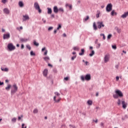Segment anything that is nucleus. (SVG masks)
Returning a JSON list of instances; mask_svg holds the SVG:
<instances>
[{"label":"nucleus","instance_id":"nucleus-1","mask_svg":"<svg viewBox=\"0 0 128 128\" xmlns=\"http://www.w3.org/2000/svg\"><path fill=\"white\" fill-rule=\"evenodd\" d=\"M91 78L92 77L90 76V74H87L85 76H84V75L80 76V80H82V82H84V80H87V82H88L89 80H90Z\"/></svg>","mask_w":128,"mask_h":128},{"label":"nucleus","instance_id":"nucleus-2","mask_svg":"<svg viewBox=\"0 0 128 128\" xmlns=\"http://www.w3.org/2000/svg\"><path fill=\"white\" fill-rule=\"evenodd\" d=\"M12 89L11 90V94L12 96H14L18 92V86H16V84H14L12 86Z\"/></svg>","mask_w":128,"mask_h":128},{"label":"nucleus","instance_id":"nucleus-3","mask_svg":"<svg viewBox=\"0 0 128 128\" xmlns=\"http://www.w3.org/2000/svg\"><path fill=\"white\" fill-rule=\"evenodd\" d=\"M34 8L36 10H38V12L39 14H42V10H40L38 3L37 2H34Z\"/></svg>","mask_w":128,"mask_h":128},{"label":"nucleus","instance_id":"nucleus-4","mask_svg":"<svg viewBox=\"0 0 128 128\" xmlns=\"http://www.w3.org/2000/svg\"><path fill=\"white\" fill-rule=\"evenodd\" d=\"M7 48L10 52H12V50H16V46H14L12 43L8 44L7 46Z\"/></svg>","mask_w":128,"mask_h":128},{"label":"nucleus","instance_id":"nucleus-5","mask_svg":"<svg viewBox=\"0 0 128 128\" xmlns=\"http://www.w3.org/2000/svg\"><path fill=\"white\" fill-rule=\"evenodd\" d=\"M112 10V4H108L106 7V11L108 12H110Z\"/></svg>","mask_w":128,"mask_h":128},{"label":"nucleus","instance_id":"nucleus-6","mask_svg":"<svg viewBox=\"0 0 128 128\" xmlns=\"http://www.w3.org/2000/svg\"><path fill=\"white\" fill-rule=\"evenodd\" d=\"M10 34L8 32L3 34V39L4 40H10Z\"/></svg>","mask_w":128,"mask_h":128},{"label":"nucleus","instance_id":"nucleus-7","mask_svg":"<svg viewBox=\"0 0 128 128\" xmlns=\"http://www.w3.org/2000/svg\"><path fill=\"white\" fill-rule=\"evenodd\" d=\"M98 24V28L99 29L102 28H104V22L101 21V22H97Z\"/></svg>","mask_w":128,"mask_h":128},{"label":"nucleus","instance_id":"nucleus-8","mask_svg":"<svg viewBox=\"0 0 128 128\" xmlns=\"http://www.w3.org/2000/svg\"><path fill=\"white\" fill-rule=\"evenodd\" d=\"M116 94L118 96H120V98H122L124 96V94H122V92L120 90H116L115 91Z\"/></svg>","mask_w":128,"mask_h":128},{"label":"nucleus","instance_id":"nucleus-9","mask_svg":"<svg viewBox=\"0 0 128 128\" xmlns=\"http://www.w3.org/2000/svg\"><path fill=\"white\" fill-rule=\"evenodd\" d=\"M110 60V56L108 54H106L104 58V62H108Z\"/></svg>","mask_w":128,"mask_h":128},{"label":"nucleus","instance_id":"nucleus-10","mask_svg":"<svg viewBox=\"0 0 128 128\" xmlns=\"http://www.w3.org/2000/svg\"><path fill=\"white\" fill-rule=\"evenodd\" d=\"M23 18V22H26V20H30V16L28 14L24 15Z\"/></svg>","mask_w":128,"mask_h":128},{"label":"nucleus","instance_id":"nucleus-11","mask_svg":"<svg viewBox=\"0 0 128 128\" xmlns=\"http://www.w3.org/2000/svg\"><path fill=\"white\" fill-rule=\"evenodd\" d=\"M48 70L46 68L44 69L43 71V76L46 78L48 76Z\"/></svg>","mask_w":128,"mask_h":128},{"label":"nucleus","instance_id":"nucleus-12","mask_svg":"<svg viewBox=\"0 0 128 128\" xmlns=\"http://www.w3.org/2000/svg\"><path fill=\"white\" fill-rule=\"evenodd\" d=\"M122 105L123 108H124V110H126V106H128V104H126V102L124 100H122Z\"/></svg>","mask_w":128,"mask_h":128},{"label":"nucleus","instance_id":"nucleus-13","mask_svg":"<svg viewBox=\"0 0 128 128\" xmlns=\"http://www.w3.org/2000/svg\"><path fill=\"white\" fill-rule=\"evenodd\" d=\"M53 10L54 14H58V6H54L53 8Z\"/></svg>","mask_w":128,"mask_h":128},{"label":"nucleus","instance_id":"nucleus-14","mask_svg":"<svg viewBox=\"0 0 128 128\" xmlns=\"http://www.w3.org/2000/svg\"><path fill=\"white\" fill-rule=\"evenodd\" d=\"M3 12L6 14H10V10L8 8H4L3 10Z\"/></svg>","mask_w":128,"mask_h":128},{"label":"nucleus","instance_id":"nucleus-15","mask_svg":"<svg viewBox=\"0 0 128 128\" xmlns=\"http://www.w3.org/2000/svg\"><path fill=\"white\" fill-rule=\"evenodd\" d=\"M126 16H128V12H124V14L121 16L122 18H126Z\"/></svg>","mask_w":128,"mask_h":128},{"label":"nucleus","instance_id":"nucleus-16","mask_svg":"<svg viewBox=\"0 0 128 128\" xmlns=\"http://www.w3.org/2000/svg\"><path fill=\"white\" fill-rule=\"evenodd\" d=\"M18 4L20 8H24V2H22V1H20Z\"/></svg>","mask_w":128,"mask_h":128},{"label":"nucleus","instance_id":"nucleus-17","mask_svg":"<svg viewBox=\"0 0 128 128\" xmlns=\"http://www.w3.org/2000/svg\"><path fill=\"white\" fill-rule=\"evenodd\" d=\"M46 47H44L42 49V52H44L45 50V52H44V56H46V54H48V50H46Z\"/></svg>","mask_w":128,"mask_h":128},{"label":"nucleus","instance_id":"nucleus-18","mask_svg":"<svg viewBox=\"0 0 128 128\" xmlns=\"http://www.w3.org/2000/svg\"><path fill=\"white\" fill-rule=\"evenodd\" d=\"M56 96H54V102H60V98H59L58 100H56Z\"/></svg>","mask_w":128,"mask_h":128},{"label":"nucleus","instance_id":"nucleus-19","mask_svg":"<svg viewBox=\"0 0 128 128\" xmlns=\"http://www.w3.org/2000/svg\"><path fill=\"white\" fill-rule=\"evenodd\" d=\"M110 14L111 16H116L118 14L116 13V10H112L110 12Z\"/></svg>","mask_w":128,"mask_h":128},{"label":"nucleus","instance_id":"nucleus-20","mask_svg":"<svg viewBox=\"0 0 128 128\" xmlns=\"http://www.w3.org/2000/svg\"><path fill=\"white\" fill-rule=\"evenodd\" d=\"M47 10L48 14H52V8H48Z\"/></svg>","mask_w":128,"mask_h":128},{"label":"nucleus","instance_id":"nucleus-21","mask_svg":"<svg viewBox=\"0 0 128 128\" xmlns=\"http://www.w3.org/2000/svg\"><path fill=\"white\" fill-rule=\"evenodd\" d=\"M44 60L46 62H48V60H50V57L48 56H46L44 58Z\"/></svg>","mask_w":128,"mask_h":128},{"label":"nucleus","instance_id":"nucleus-22","mask_svg":"<svg viewBox=\"0 0 128 128\" xmlns=\"http://www.w3.org/2000/svg\"><path fill=\"white\" fill-rule=\"evenodd\" d=\"M115 30H116L117 32H118V34H120V32H122V30L118 28V26H116L115 28Z\"/></svg>","mask_w":128,"mask_h":128},{"label":"nucleus","instance_id":"nucleus-23","mask_svg":"<svg viewBox=\"0 0 128 128\" xmlns=\"http://www.w3.org/2000/svg\"><path fill=\"white\" fill-rule=\"evenodd\" d=\"M58 12H62V14H64V10L63 8H58Z\"/></svg>","mask_w":128,"mask_h":128},{"label":"nucleus","instance_id":"nucleus-24","mask_svg":"<svg viewBox=\"0 0 128 128\" xmlns=\"http://www.w3.org/2000/svg\"><path fill=\"white\" fill-rule=\"evenodd\" d=\"M93 28H94V30H98V27L96 26V22H94L93 24Z\"/></svg>","mask_w":128,"mask_h":128},{"label":"nucleus","instance_id":"nucleus-25","mask_svg":"<svg viewBox=\"0 0 128 128\" xmlns=\"http://www.w3.org/2000/svg\"><path fill=\"white\" fill-rule=\"evenodd\" d=\"M100 11L98 10H97L96 14V18H100Z\"/></svg>","mask_w":128,"mask_h":128},{"label":"nucleus","instance_id":"nucleus-26","mask_svg":"<svg viewBox=\"0 0 128 128\" xmlns=\"http://www.w3.org/2000/svg\"><path fill=\"white\" fill-rule=\"evenodd\" d=\"M81 53H79V56H84V49H81Z\"/></svg>","mask_w":128,"mask_h":128},{"label":"nucleus","instance_id":"nucleus-27","mask_svg":"<svg viewBox=\"0 0 128 128\" xmlns=\"http://www.w3.org/2000/svg\"><path fill=\"white\" fill-rule=\"evenodd\" d=\"M20 40L22 42H28V39L24 38H20Z\"/></svg>","mask_w":128,"mask_h":128},{"label":"nucleus","instance_id":"nucleus-28","mask_svg":"<svg viewBox=\"0 0 128 128\" xmlns=\"http://www.w3.org/2000/svg\"><path fill=\"white\" fill-rule=\"evenodd\" d=\"M1 70H2V72H8V68H1Z\"/></svg>","mask_w":128,"mask_h":128},{"label":"nucleus","instance_id":"nucleus-29","mask_svg":"<svg viewBox=\"0 0 128 128\" xmlns=\"http://www.w3.org/2000/svg\"><path fill=\"white\" fill-rule=\"evenodd\" d=\"M34 44L36 46H40V44L36 42V40H34Z\"/></svg>","mask_w":128,"mask_h":128},{"label":"nucleus","instance_id":"nucleus-30","mask_svg":"<svg viewBox=\"0 0 128 128\" xmlns=\"http://www.w3.org/2000/svg\"><path fill=\"white\" fill-rule=\"evenodd\" d=\"M10 88H12V86L10 84H8L7 87H6V90H10Z\"/></svg>","mask_w":128,"mask_h":128},{"label":"nucleus","instance_id":"nucleus-31","mask_svg":"<svg viewBox=\"0 0 128 128\" xmlns=\"http://www.w3.org/2000/svg\"><path fill=\"white\" fill-rule=\"evenodd\" d=\"M87 103L88 106H92V100H88Z\"/></svg>","mask_w":128,"mask_h":128},{"label":"nucleus","instance_id":"nucleus-32","mask_svg":"<svg viewBox=\"0 0 128 128\" xmlns=\"http://www.w3.org/2000/svg\"><path fill=\"white\" fill-rule=\"evenodd\" d=\"M73 50H77L78 52V50H80V48H78V46H74L73 48Z\"/></svg>","mask_w":128,"mask_h":128},{"label":"nucleus","instance_id":"nucleus-33","mask_svg":"<svg viewBox=\"0 0 128 128\" xmlns=\"http://www.w3.org/2000/svg\"><path fill=\"white\" fill-rule=\"evenodd\" d=\"M94 54V50H92L91 53L89 54L90 56H92Z\"/></svg>","mask_w":128,"mask_h":128},{"label":"nucleus","instance_id":"nucleus-34","mask_svg":"<svg viewBox=\"0 0 128 128\" xmlns=\"http://www.w3.org/2000/svg\"><path fill=\"white\" fill-rule=\"evenodd\" d=\"M33 112H34V114H38V108H35L33 110Z\"/></svg>","mask_w":128,"mask_h":128},{"label":"nucleus","instance_id":"nucleus-35","mask_svg":"<svg viewBox=\"0 0 128 128\" xmlns=\"http://www.w3.org/2000/svg\"><path fill=\"white\" fill-rule=\"evenodd\" d=\"M113 98H118V94H113Z\"/></svg>","mask_w":128,"mask_h":128},{"label":"nucleus","instance_id":"nucleus-36","mask_svg":"<svg viewBox=\"0 0 128 128\" xmlns=\"http://www.w3.org/2000/svg\"><path fill=\"white\" fill-rule=\"evenodd\" d=\"M89 19H90V16H86V18H84V20L85 22H86V21L88 20Z\"/></svg>","mask_w":128,"mask_h":128},{"label":"nucleus","instance_id":"nucleus-37","mask_svg":"<svg viewBox=\"0 0 128 128\" xmlns=\"http://www.w3.org/2000/svg\"><path fill=\"white\" fill-rule=\"evenodd\" d=\"M12 122H16V118H14L12 119Z\"/></svg>","mask_w":128,"mask_h":128},{"label":"nucleus","instance_id":"nucleus-38","mask_svg":"<svg viewBox=\"0 0 128 128\" xmlns=\"http://www.w3.org/2000/svg\"><path fill=\"white\" fill-rule=\"evenodd\" d=\"M112 34H108L107 37L108 40H110V38H112Z\"/></svg>","mask_w":128,"mask_h":128},{"label":"nucleus","instance_id":"nucleus-39","mask_svg":"<svg viewBox=\"0 0 128 128\" xmlns=\"http://www.w3.org/2000/svg\"><path fill=\"white\" fill-rule=\"evenodd\" d=\"M100 36H103L104 40H106V36H104V34H100Z\"/></svg>","mask_w":128,"mask_h":128},{"label":"nucleus","instance_id":"nucleus-40","mask_svg":"<svg viewBox=\"0 0 128 128\" xmlns=\"http://www.w3.org/2000/svg\"><path fill=\"white\" fill-rule=\"evenodd\" d=\"M60 28H62V25L59 24L58 27L57 28V30H60Z\"/></svg>","mask_w":128,"mask_h":128},{"label":"nucleus","instance_id":"nucleus-41","mask_svg":"<svg viewBox=\"0 0 128 128\" xmlns=\"http://www.w3.org/2000/svg\"><path fill=\"white\" fill-rule=\"evenodd\" d=\"M26 48H28V50H32V47H30V45H26Z\"/></svg>","mask_w":128,"mask_h":128},{"label":"nucleus","instance_id":"nucleus-42","mask_svg":"<svg viewBox=\"0 0 128 128\" xmlns=\"http://www.w3.org/2000/svg\"><path fill=\"white\" fill-rule=\"evenodd\" d=\"M30 54V56H36V53L34 52V51H31Z\"/></svg>","mask_w":128,"mask_h":128},{"label":"nucleus","instance_id":"nucleus-43","mask_svg":"<svg viewBox=\"0 0 128 128\" xmlns=\"http://www.w3.org/2000/svg\"><path fill=\"white\" fill-rule=\"evenodd\" d=\"M54 29V27L52 26H50L48 28V30L50 32V30H52Z\"/></svg>","mask_w":128,"mask_h":128},{"label":"nucleus","instance_id":"nucleus-44","mask_svg":"<svg viewBox=\"0 0 128 128\" xmlns=\"http://www.w3.org/2000/svg\"><path fill=\"white\" fill-rule=\"evenodd\" d=\"M76 58V55L72 56L71 58V60H74V58Z\"/></svg>","mask_w":128,"mask_h":128},{"label":"nucleus","instance_id":"nucleus-45","mask_svg":"<svg viewBox=\"0 0 128 128\" xmlns=\"http://www.w3.org/2000/svg\"><path fill=\"white\" fill-rule=\"evenodd\" d=\"M70 80L69 77H65L64 78V80H66V82H68Z\"/></svg>","mask_w":128,"mask_h":128},{"label":"nucleus","instance_id":"nucleus-46","mask_svg":"<svg viewBox=\"0 0 128 128\" xmlns=\"http://www.w3.org/2000/svg\"><path fill=\"white\" fill-rule=\"evenodd\" d=\"M54 94H56V96H60V93H58V92H55Z\"/></svg>","mask_w":128,"mask_h":128},{"label":"nucleus","instance_id":"nucleus-47","mask_svg":"<svg viewBox=\"0 0 128 128\" xmlns=\"http://www.w3.org/2000/svg\"><path fill=\"white\" fill-rule=\"evenodd\" d=\"M112 48H113V50H116V46L112 45Z\"/></svg>","mask_w":128,"mask_h":128},{"label":"nucleus","instance_id":"nucleus-48","mask_svg":"<svg viewBox=\"0 0 128 128\" xmlns=\"http://www.w3.org/2000/svg\"><path fill=\"white\" fill-rule=\"evenodd\" d=\"M23 116H24L23 115H21L20 116H18V120H22V118H23Z\"/></svg>","mask_w":128,"mask_h":128},{"label":"nucleus","instance_id":"nucleus-49","mask_svg":"<svg viewBox=\"0 0 128 128\" xmlns=\"http://www.w3.org/2000/svg\"><path fill=\"white\" fill-rule=\"evenodd\" d=\"M120 102H121V101L120 99L118 100V106H120Z\"/></svg>","mask_w":128,"mask_h":128},{"label":"nucleus","instance_id":"nucleus-50","mask_svg":"<svg viewBox=\"0 0 128 128\" xmlns=\"http://www.w3.org/2000/svg\"><path fill=\"white\" fill-rule=\"evenodd\" d=\"M69 126L70 128H76V126H74V125L70 124Z\"/></svg>","mask_w":128,"mask_h":128},{"label":"nucleus","instance_id":"nucleus-51","mask_svg":"<svg viewBox=\"0 0 128 128\" xmlns=\"http://www.w3.org/2000/svg\"><path fill=\"white\" fill-rule=\"evenodd\" d=\"M100 126H102V128H104V122H101Z\"/></svg>","mask_w":128,"mask_h":128},{"label":"nucleus","instance_id":"nucleus-52","mask_svg":"<svg viewBox=\"0 0 128 128\" xmlns=\"http://www.w3.org/2000/svg\"><path fill=\"white\" fill-rule=\"evenodd\" d=\"M22 128H26V126H24V124H22Z\"/></svg>","mask_w":128,"mask_h":128},{"label":"nucleus","instance_id":"nucleus-53","mask_svg":"<svg viewBox=\"0 0 128 128\" xmlns=\"http://www.w3.org/2000/svg\"><path fill=\"white\" fill-rule=\"evenodd\" d=\"M53 72H54V74H56V72H58V70H56V69H54Z\"/></svg>","mask_w":128,"mask_h":128},{"label":"nucleus","instance_id":"nucleus-54","mask_svg":"<svg viewBox=\"0 0 128 128\" xmlns=\"http://www.w3.org/2000/svg\"><path fill=\"white\" fill-rule=\"evenodd\" d=\"M93 122H96V124H98V119H96V120H93Z\"/></svg>","mask_w":128,"mask_h":128},{"label":"nucleus","instance_id":"nucleus-55","mask_svg":"<svg viewBox=\"0 0 128 128\" xmlns=\"http://www.w3.org/2000/svg\"><path fill=\"white\" fill-rule=\"evenodd\" d=\"M21 48L23 50V48H24V44H22L21 46Z\"/></svg>","mask_w":128,"mask_h":128},{"label":"nucleus","instance_id":"nucleus-56","mask_svg":"<svg viewBox=\"0 0 128 128\" xmlns=\"http://www.w3.org/2000/svg\"><path fill=\"white\" fill-rule=\"evenodd\" d=\"M2 2L3 4H6V0H2Z\"/></svg>","mask_w":128,"mask_h":128},{"label":"nucleus","instance_id":"nucleus-57","mask_svg":"<svg viewBox=\"0 0 128 128\" xmlns=\"http://www.w3.org/2000/svg\"><path fill=\"white\" fill-rule=\"evenodd\" d=\"M118 80H120V77H118V76H116V82H118Z\"/></svg>","mask_w":128,"mask_h":128},{"label":"nucleus","instance_id":"nucleus-58","mask_svg":"<svg viewBox=\"0 0 128 128\" xmlns=\"http://www.w3.org/2000/svg\"><path fill=\"white\" fill-rule=\"evenodd\" d=\"M100 48V44H98V46H97V48Z\"/></svg>","mask_w":128,"mask_h":128},{"label":"nucleus","instance_id":"nucleus-59","mask_svg":"<svg viewBox=\"0 0 128 128\" xmlns=\"http://www.w3.org/2000/svg\"><path fill=\"white\" fill-rule=\"evenodd\" d=\"M48 66H50L51 68H52V66L50 64H48Z\"/></svg>","mask_w":128,"mask_h":128},{"label":"nucleus","instance_id":"nucleus-60","mask_svg":"<svg viewBox=\"0 0 128 128\" xmlns=\"http://www.w3.org/2000/svg\"><path fill=\"white\" fill-rule=\"evenodd\" d=\"M69 8L70 10H72V5H69Z\"/></svg>","mask_w":128,"mask_h":128},{"label":"nucleus","instance_id":"nucleus-61","mask_svg":"<svg viewBox=\"0 0 128 128\" xmlns=\"http://www.w3.org/2000/svg\"><path fill=\"white\" fill-rule=\"evenodd\" d=\"M80 4V0H78L77 2V4Z\"/></svg>","mask_w":128,"mask_h":128},{"label":"nucleus","instance_id":"nucleus-62","mask_svg":"<svg viewBox=\"0 0 128 128\" xmlns=\"http://www.w3.org/2000/svg\"><path fill=\"white\" fill-rule=\"evenodd\" d=\"M6 32V30L2 28V32Z\"/></svg>","mask_w":128,"mask_h":128},{"label":"nucleus","instance_id":"nucleus-63","mask_svg":"<svg viewBox=\"0 0 128 128\" xmlns=\"http://www.w3.org/2000/svg\"><path fill=\"white\" fill-rule=\"evenodd\" d=\"M57 32H58V30H54V34H56Z\"/></svg>","mask_w":128,"mask_h":128},{"label":"nucleus","instance_id":"nucleus-64","mask_svg":"<svg viewBox=\"0 0 128 128\" xmlns=\"http://www.w3.org/2000/svg\"><path fill=\"white\" fill-rule=\"evenodd\" d=\"M51 18H54V14H52V15H51Z\"/></svg>","mask_w":128,"mask_h":128}]
</instances>
